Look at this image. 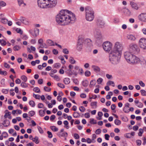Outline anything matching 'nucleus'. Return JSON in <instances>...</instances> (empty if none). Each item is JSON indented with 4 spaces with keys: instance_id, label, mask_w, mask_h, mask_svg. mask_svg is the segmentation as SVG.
<instances>
[{
    "instance_id": "obj_39",
    "label": "nucleus",
    "mask_w": 146,
    "mask_h": 146,
    "mask_svg": "<svg viewBox=\"0 0 146 146\" xmlns=\"http://www.w3.org/2000/svg\"><path fill=\"white\" fill-rule=\"evenodd\" d=\"M29 104L32 107H34L35 106V102L33 100H31L29 101Z\"/></svg>"
},
{
    "instance_id": "obj_58",
    "label": "nucleus",
    "mask_w": 146,
    "mask_h": 146,
    "mask_svg": "<svg viewBox=\"0 0 146 146\" xmlns=\"http://www.w3.org/2000/svg\"><path fill=\"white\" fill-rule=\"evenodd\" d=\"M16 31L17 33H20L21 35H22L23 33V31L20 29L17 28L16 30Z\"/></svg>"
},
{
    "instance_id": "obj_38",
    "label": "nucleus",
    "mask_w": 146,
    "mask_h": 146,
    "mask_svg": "<svg viewBox=\"0 0 146 146\" xmlns=\"http://www.w3.org/2000/svg\"><path fill=\"white\" fill-rule=\"evenodd\" d=\"M21 78L24 81V82H26L27 81V77L25 75L22 76H21Z\"/></svg>"
},
{
    "instance_id": "obj_12",
    "label": "nucleus",
    "mask_w": 146,
    "mask_h": 146,
    "mask_svg": "<svg viewBox=\"0 0 146 146\" xmlns=\"http://www.w3.org/2000/svg\"><path fill=\"white\" fill-rule=\"evenodd\" d=\"M130 5H131L132 8L136 10H137L139 8V7L138 5L134 2H133L131 1L130 2Z\"/></svg>"
},
{
    "instance_id": "obj_30",
    "label": "nucleus",
    "mask_w": 146,
    "mask_h": 146,
    "mask_svg": "<svg viewBox=\"0 0 146 146\" xmlns=\"http://www.w3.org/2000/svg\"><path fill=\"white\" fill-rule=\"evenodd\" d=\"M106 84L108 86H110L112 85L113 87L115 86V84L114 82L112 81H109L106 83Z\"/></svg>"
},
{
    "instance_id": "obj_10",
    "label": "nucleus",
    "mask_w": 146,
    "mask_h": 146,
    "mask_svg": "<svg viewBox=\"0 0 146 146\" xmlns=\"http://www.w3.org/2000/svg\"><path fill=\"white\" fill-rule=\"evenodd\" d=\"M139 45L141 48L146 50V39L141 38L139 42Z\"/></svg>"
},
{
    "instance_id": "obj_5",
    "label": "nucleus",
    "mask_w": 146,
    "mask_h": 146,
    "mask_svg": "<svg viewBox=\"0 0 146 146\" xmlns=\"http://www.w3.org/2000/svg\"><path fill=\"white\" fill-rule=\"evenodd\" d=\"M85 11L86 19L89 21H92L94 18V11L88 6L85 7Z\"/></svg>"
},
{
    "instance_id": "obj_1",
    "label": "nucleus",
    "mask_w": 146,
    "mask_h": 146,
    "mask_svg": "<svg viewBox=\"0 0 146 146\" xmlns=\"http://www.w3.org/2000/svg\"><path fill=\"white\" fill-rule=\"evenodd\" d=\"M76 19L75 15L66 10H62L56 16V21L59 24L64 25L73 23Z\"/></svg>"
},
{
    "instance_id": "obj_29",
    "label": "nucleus",
    "mask_w": 146,
    "mask_h": 146,
    "mask_svg": "<svg viewBox=\"0 0 146 146\" xmlns=\"http://www.w3.org/2000/svg\"><path fill=\"white\" fill-rule=\"evenodd\" d=\"M5 114L4 115V117L5 118H7L9 116H10L11 113L10 112H9L8 110H7L5 111Z\"/></svg>"
},
{
    "instance_id": "obj_3",
    "label": "nucleus",
    "mask_w": 146,
    "mask_h": 146,
    "mask_svg": "<svg viewBox=\"0 0 146 146\" xmlns=\"http://www.w3.org/2000/svg\"><path fill=\"white\" fill-rule=\"evenodd\" d=\"M124 57L127 62L131 64H136L139 61V58L129 52L124 53Z\"/></svg>"
},
{
    "instance_id": "obj_52",
    "label": "nucleus",
    "mask_w": 146,
    "mask_h": 146,
    "mask_svg": "<svg viewBox=\"0 0 146 146\" xmlns=\"http://www.w3.org/2000/svg\"><path fill=\"white\" fill-rule=\"evenodd\" d=\"M6 5V3L3 1H0V5L1 6L4 7Z\"/></svg>"
},
{
    "instance_id": "obj_49",
    "label": "nucleus",
    "mask_w": 146,
    "mask_h": 146,
    "mask_svg": "<svg viewBox=\"0 0 146 146\" xmlns=\"http://www.w3.org/2000/svg\"><path fill=\"white\" fill-rule=\"evenodd\" d=\"M44 90L47 92H49L50 91L51 89L50 88H48L47 86H44Z\"/></svg>"
},
{
    "instance_id": "obj_61",
    "label": "nucleus",
    "mask_w": 146,
    "mask_h": 146,
    "mask_svg": "<svg viewBox=\"0 0 146 146\" xmlns=\"http://www.w3.org/2000/svg\"><path fill=\"white\" fill-rule=\"evenodd\" d=\"M2 135L4 138L7 137L8 136V134L7 133L4 132L2 133Z\"/></svg>"
},
{
    "instance_id": "obj_40",
    "label": "nucleus",
    "mask_w": 146,
    "mask_h": 146,
    "mask_svg": "<svg viewBox=\"0 0 146 146\" xmlns=\"http://www.w3.org/2000/svg\"><path fill=\"white\" fill-rule=\"evenodd\" d=\"M96 84V81L95 80H92L90 82V86H90L91 85L93 86H94Z\"/></svg>"
},
{
    "instance_id": "obj_51",
    "label": "nucleus",
    "mask_w": 146,
    "mask_h": 146,
    "mask_svg": "<svg viewBox=\"0 0 146 146\" xmlns=\"http://www.w3.org/2000/svg\"><path fill=\"white\" fill-rule=\"evenodd\" d=\"M39 48H47V46L45 43H42L40 44V46Z\"/></svg>"
},
{
    "instance_id": "obj_6",
    "label": "nucleus",
    "mask_w": 146,
    "mask_h": 146,
    "mask_svg": "<svg viewBox=\"0 0 146 146\" xmlns=\"http://www.w3.org/2000/svg\"><path fill=\"white\" fill-rule=\"evenodd\" d=\"M92 33L96 38V42H101L102 41L104 38L100 30L95 28L93 29Z\"/></svg>"
},
{
    "instance_id": "obj_24",
    "label": "nucleus",
    "mask_w": 146,
    "mask_h": 146,
    "mask_svg": "<svg viewBox=\"0 0 146 146\" xmlns=\"http://www.w3.org/2000/svg\"><path fill=\"white\" fill-rule=\"evenodd\" d=\"M63 82L66 84H68L70 82V79L68 78H65L64 79Z\"/></svg>"
},
{
    "instance_id": "obj_44",
    "label": "nucleus",
    "mask_w": 146,
    "mask_h": 146,
    "mask_svg": "<svg viewBox=\"0 0 146 146\" xmlns=\"http://www.w3.org/2000/svg\"><path fill=\"white\" fill-rule=\"evenodd\" d=\"M140 92L143 96H146V91L144 90H141Z\"/></svg>"
},
{
    "instance_id": "obj_26",
    "label": "nucleus",
    "mask_w": 146,
    "mask_h": 146,
    "mask_svg": "<svg viewBox=\"0 0 146 146\" xmlns=\"http://www.w3.org/2000/svg\"><path fill=\"white\" fill-rule=\"evenodd\" d=\"M69 62L72 64L75 63L76 61L74 60V58L72 57H70L69 58Z\"/></svg>"
},
{
    "instance_id": "obj_2",
    "label": "nucleus",
    "mask_w": 146,
    "mask_h": 146,
    "mask_svg": "<svg viewBox=\"0 0 146 146\" xmlns=\"http://www.w3.org/2000/svg\"><path fill=\"white\" fill-rule=\"evenodd\" d=\"M37 2L38 6L42 8L53 7L57 3L56 0H38Z\"/></svg>"
},
{
    "instance_id": "obj_22",
    "label": "nucleus",
    "mask_w": 146,
    "mask_h": 146,
    "mask_svg": "<svg viewBox=\"0 0 146 146\" xmlns=\"http://www.w3.org/2000/svg\"><path fill=\"white\" fill-rule=\"evenodd\" d=\"M97 102H92L91 103L90 105L93 108L96 109L97 107Z\"/></svg>"
},
{
    "instance_id": "obj_55",
    "label": "nucleus",
    "mask_w": 146,
    "mask_h": 146,
    "mask_svg": "<svg viewBox=\"0 0 146 146\" xmlns=\"http://www.w3.org/2000/svg\"><path fill=\"white\" fill-rule=\"evenodd\" d=\"M37 128L40 133L42 134L44 133L42 129V128L40 126H38L37 127Z\"/></svg>"
},
{
    "instance_id": "obj_16",
    "label": "nucleus",
    "mask_w": 146,
    "mask_h": 146,
    "mask_svg": "<svg viewBox=\"0 0 146 146\" xmlns=\"http://www.w3.org/2000/svg\"><path fill=\"white\" fill-rule=\"evenodd\" d=\"M34 34H32V35L35 37H36L39 35V31L38 29L37 28L34 29Z\"/></svg>"
},
{
    "instance_id": "obj_14",
    "label": "nucleus",
    "mask_w": 146,
    "mask_h": 146,
    "mask_svg": "<svg viewBox=\"0 0 146 146\" xmlns=\"http://www.w3.org/2000/svg\"><path fill=\"white\" fill-rule=\"evenodd\" d=\"M92 68L93 69V70L96 72H98L100 71V67L98 66L93 65L92 66Z\"/></svg>"
},
{
    "instance_id": "obj_19",
    "label": "nucleus",
    "mask_w": 146,
    "mask_h": 146,
    "mask_svg": "<svg viewBox=\"0 0 146 146\" xmlns=\"http://www.w3.org/2000/svg\"><path fill=\"white\" fill-rule=\"evenodd\" d=\"M84 42V40L82 37H79L78 39V44H81L83 45V44Z\"/></svg>"
},
{
    "instance_id": "obj_57",
    "label": "nucleus",
    "mask_w": 146,
    "mask_h": 146,
    "mask_svg": "<svg viewBox=\"0 0 146 146\" xmlns=\"http://www.w3.org/2000/svg\"><path fill=\"white\" fill-rule=\"evenodd\" d=\"M47 133L48 134V137L49 138H51L52 137V135L51 132L48 131Z\"/></svg>"
},
{
    "instance_id": "obj_8",
    "label": "nucleus",
    "mask_w": 146,
    "mask_h": 146,
    "mask_svg": "<svg viewBox=\"0 0 146 146\" xmlns=\"http://www.w3.org/2000/svg\"><path fill=\"white\" fill-rule=\"evenodd\" d=\"M123 48V46L120 42H117L115 43L113 50H112L115 52H118L121 54V51Z\"/></svg>"
},
{
    "instance_id": "obj_23",
    "label": "nucleus",
    "mask_w": 146,
    "mask_h": 146,
    "mask_svg": "<svg viewBox=\"0 0 146 146\" xmlns=\"http://www.w3.org/2000/svg\"><path fill=\"white\" fill-rule=\"evenodd\" d=\"M83 45L77 43L76 45V49L78 51H80L82 48Z\"/></svg>"
},
{
    "instance_id": "obj_48",
    "label": "nucleus",
    "mask_w": 146,
    "mask_h": 146,
    "mask_svg": "<svg viewBox=\"0 0 146 146\" xmlns=\"http://www.w3.org/2000/svg\"><path fill=\"white\" fill-rule=\"evenodd\" d=\"M33 91L36 93H39L40 91V89L37 87L33 89Z\"/></svg>"
},
{
    "instance_id": "obj_7",
    "label": "nucleus",
    "mask_w": 146,
    "mask_h": 146,
    "mask_svg": "<svg viewBox=\"0 0 146 146\" xmlns=\"http://www.w3.org/2000/svg\"><path fill=\"white\" fill-rule=\"evenodd\" d=\"M102 46L105 51L109 52L112 49V44L110 42L106 41L103 43Z\"/></svg>"
},
{
    "instance_id": "obj_11",
    "label": "nucleus",
    "mask_w": 146,
    "mask_h": 146,
    "mask_svg": "<svg viewBox=\"0 0 146 146\" xmlns=\"http://www.w3.org/2000/svg\"><path fill=\"white\" fill-rule=\"evenodd\" d=\"M139 20L142 21L146 22V13H142L138 16Z\"/></svg>"
},
{
    "instance_id": "obj_46",
    "label": "nucleus",
    "mask_w": 146,
    "mask_h": 146,
    "mask_svg": "<svg viewBox=\"0 0 146 146\" xmlns=\"http://www.w3.org/2000/svg\"><path fill=\"white\" fill-rule=\"evenodd\" d=\"M57 85L59 87L62 88H65V86L64 85L61 83H59L57 84Z\"/></svg>"
},
{
    "instance_id": "obj_50",
    "label": "nucleus",
    "mask_w": 146,
    "mask_h": 146,
    "mask_svg": "<svg viewBox=\"0 0 146 146\" xmlns=\"http://www.w3.org/2000/svg\"><path fill=\"white\" fill-rule=\"evenodd\" d=\"M0 74L1 75H3L4 76L6 75L7 74V72L5 71H2L0 70Z\"/></svg>"
},
{
    "instance_id": "obj_21",
    "label": "nucleus",
    "mask_w": 146,
    "mask_h": 146,
    "mask_svg": "<svg viewBox=\"0 0 146 146\" xmlns=\"http://www.w3.org/2000/svg\"><path fill=\"white\" fill-rule=\"evenodd\" d=\"M33 142H35L36 144H37L39 143L38 137L37 136H35V137L32 139Z\"/></svg>"
},
{
    "instance_id": "obj_9",
    "label": "nucleus",
    "mask_w": 146,
    "mask_h": 146,
    "mask_svg": "<svg viewBox=\"0 0 146 146\" xmlns=\"http://www.w3.org/2000/svg\"><path fill=\"white\" fill-rule=\"evenodd\" d=\"M129 50L134 53H138L139 51V49L137 45L134 43L131 44L129 46Z\"/></svg>"
},
{
    "instance_id": "obj_15",
    "label": "nucleus",
    "mask_w": 146,
    "mask_h": 146,
    "mask_svg": "<svg viewBox=\"0 0 146 146\" xmlns=\"http://www.w3.org/2000/svg\"><path fill=\"white\" fill-rule=\"evenodd\" d=\"M127 38L128 39L132 41H135L136 38L134 35H129L127 36Z\"/></svg>"
},
{
    "instance_id": "obj_27",
    "label": "nucleus",
    "mask_w": 146,
    "mask_h": 146,
    "mask_svg": "<svg viewBox=\"0 0 146 146\" xmlns=\"http://www.w3.org/2000/svg\"><path fill=\"white\" fill-rule=\"evenodd\" d=\"M58 136L60 137H66L68 136V133L66 132H64L61 133H59Z\"/></svg>"
},
{
    "instance_id": "obj_47",
    "label": "nucleus",
    "mask_w": 146,
    "mask_h": 146,
    "mask_svg": "<svg viewBox=\"0 0 146 146\" xmlns=\"http://www.w3.org/2000/svg\"><path fill=\"white\" fill-rule=\"evenodd\" d=\"M103 81V79L102 78H99L97 81V82L98 84H100Z\"/></svg>"
},
{
    "instance_id": "obj_32",
    "label": "nucleus",
    "mask_w": 146,
    "mask_h": 146,
    "mask_svg": "<svg viewBox=\"0 0 146 146\" xmlns=\"http://www.w3.org/2000/svg\"><path fill=\"white\" fill-rule=\"evenodd\" d=\"M39 114L40 116L42 117L44 115L45 111L44 110H40L39 111Z\"/></svg>"
},
{
    "instance_id": "obj_18",
    "label": "nucleus",
    "mask_w": 146,
    "mask_h": 146,
    "mask_svg": "<svg viewBox=\"0 0 146 146\" xmlns=\"http://www.w3.org/2000/svg\"><path fill=\"white\" fill-rule=\"evenodd\" d=\"M2 124L4 127H7L10 125V121L9 120L5 119L3 121Z\"/></svg>"
},
{
    "instance_id": "obj_37",
    "label": "nucleus",
    "mask_w": 146,
    "mask_h": 146,
    "mask_svg": "<svg viewBox=\"0 0 146 146\" xmlns=\"http://www.w3.org/2000/svg\"><path fill=\"white\" fill-rule=\"evenodd\" d=\"M29 115L30 117H32L35 114V112L34 111H31L29 112Z\"/></svg>"
},
{
    "instance_id": "obj_41",
    "label": "nucleus",
    "mask_w": 146,
    "mask_h": 146,
    "mask_svg": "<svg viewBox=\"0 0 146 146\" xmlns=\"http://www.w3.org/2000/svg\"><path fill=\"white\" fill-rule=\"evenodd\" d=\"M114 123L117 125H119L121 124V121L118 119H115L114 121Z\"/></svg>"
},
{
    "instance_id": "obj_62",
    "label": "nucleus",
    "mask_w": 146,
    "mask_h": 146,
    "mask_svg": "<svg viewBox=\"0 0 146 146\" xmlns=\"http://www.w3.org/2000/svg\"><path fill=\"white\" fill-rule=\"evenodd\" d=\"M101 132V130L100 129H97L95 131V133L96 134H99Z\"/></svg>"
},
{
    "instance_id": "obj_53",
    "label": "nucleus",
    "mask_w": 146,
    "mask_h": 146,
    "mask_svg": "<svg viewBox=\"0 0 146 146\" xmlns=\"http://www.w3.org/2000/svg\"><path fill=\"white\" fill-rule=\"evenodd\" d=\"M103 114L102 112L99 111L98 113V115L99 116V117H100V118H98V120H100L101 119V117H102V116L103 115Z\"/></svg>"
},
{
    "instance_id": "obj_63",
    "label": "nucleus",
    "mask_w": 146,
    "mask_h": 146,
    "mask_svg": "<svg viewBox=\"0 0 146 146\" xmlns=\"http://www.w3.org/2000/svg\"><path fill=\"white\" fill-rule=\"evenodd\" d=\"M60 57V60H61L62 61V63L63 64H64L66 62L64 60V58H63V57L62 56H61Z\"/></svg>"
},
{
    "instance_id": "obj_13",
    "label": "nucleus",
    "mask_w": 146,
    "mask_h": 146,
    "mask_svg": "<svg viewBox=\"0 0 146 146\" xmlns=\"http://www.w3.org/2000/svg\"><path fill=\"white\" fill-rule=\"evenodd\" d=\"M97 25L100 27L102 28L104 25L105 23L104 21L100 19H98L97 22Z\"/></svg>"
},
{
    "instance_id": "obj_17",
    "label": "nucleus",
    "mask_w": 146,
    "mask_h": 146,
    "mask_svg": "<svg viewBox=\"0 0 146 146\" xmlns=\"http://www.w3.org/2000/svg\"><path fill=\"white\" fill-rule=\"evenodd\" d=\"M68 72H67L69 76H71L72 75H77V72L74 70H68Z\"/></svg>"
},
{
    "instance_id": "obj_45",
    "label": "nucleus",
    "mask_w": 146,
    "mask_h": 146,
    "mask_svg": "<svg viewBox=\"0 0 146 146\" xmlns=\"http://www.w3.org/2000/svg\"><path fill=\"white\" fill-rule=\"evenodd\" d=\"M84 74L86 76L88 77L90 75L91 72L90 71L87 70L85 72Z\"/></svg>"
},
{
    "instance_id": "obj_31",
    "label": "nucleus",
    "mask_w": 146,
    "mask_h": 146,
    "mask_svg": "<svg viewBox=\"0 0 146 146\" xmlns=\"http://www.w3.org/2000/svg\"><path fill=\"white\" fill-rule=\"evenodd\" d=\"M21 86L23 88H26L28 87V84L25 83V82H22L21 84Z\"/></svg>"
},
{
    "instance_id": "obj_36",
    "label": "nucleus",
    "mask_w": 146,
    "mask_h": 146,
    "mask_svg": "<svg viewBox=\"0 0 146 146\" xmlns=\"http://www.w3.org/2000/svg\"><path fill=\"white\" fill-rule=\"evenodd\" d=\"M139 132L138 134L139 136H141L143 133V129L140 128L139 130Z\"/></svg>"
},
{
    "instance_id": "obj_35",
    "label": "nucleus",
    "mask_w": 146,
    "mask_h": 146,
    "mask_svg": "<svg viewBox=\"0 0 146 146\" xmlns=\"http://www.w3.org/2000/svg\"><path fill=\"white\" fill-rule=\"evenodd\" d=\"M50 128L54 131H57L58 130V129L54 126H50Z\"/></svg>"
},
{
    "instance_id": "obj_4",
    "label": "nucleus",
    "mask_w": 146,
    "mask_h": 146,
    "mask_svg": "<svg viewBox=\"0 0 146 146\" xmlns=\"http://www.w3.org/2000/svg\"><path fill=\"white\" fill-rule=\"evenodd\" d=\"M121 54L118 52L111 51L110 54L109 60L113 64H118L120 61Z\"/></svg>"
},
{
    "instance_id": "obj_25",
    "label": "nucleus",
    "mask_w": 146,
    "mask_h": 146,
    "mask_svg": "<svg viewBox=\"0 0 146 146\" xmlns=\"http://www.w3.org/2000/svg\"><path fill=\"white\" fill-rule=\"evenodd\" d=\"M46 43L49 46H54V42L51 40L48 39L46 41Z\"/></svg>"
},
{
    "instance_id": "obj_20",
    "label": "nucleus",
    "mask_w": 146,
    "mask_h": 146,
    "mask_svg": "<svg viewBox=\"0 0 146 146\" xmlns=\"http://www.w3.org/2000/svg\"><path fill=\"white\" fill-rule=\"evenodd\" d=\"M17 1L18 5L20 6H21L24 7L26 5V4L24 3L23 0H17Z\"/></svg>"
},
{
    "instance_id": "obj_28",
    "label": "nucleus",
    "mask_w": 146,
    "mask_h": 146,
    "mask_svg": "<svg viewBox=\"0 0 146 146\" xmlns=\"http://www.w3.org/2000/svg\"><path fill=\"white\" fill-rule=\"evenodd\" d=\"M82 85L84 87L87 86L88 84V82L87 80H83L82 82Z\"/></svg>"
},
{
    "instance_id": "obj_60",
    "label": "nucleus",
    "mask_w": 146,
    "mask_h": 146,
    "mask_svg": "<svg viewBox=\"0 0 146 146\" xmlns=\"http://www.w3.org/2000/svg\"><path fill=\"white\" fill-rule=\"evenodd\" d=\"M44 106L43 104L41 103H39L38 104L37 107L39 108H43Z\"/></svg>"
},
{
    "instance_id": "obj_64",
    "label": "nucleus",
    "mask_w": 146,
    "mask_h": 146,
    "mask_svg": "<svg viewBox=\"0 0 146 146\" xmlns=\"http://www.w3.org/2000/svg\"><path fill=\"white\" fill-rule=\"evenodd\" d=\"M63 52L65 54H68L69 53V51L67 48L64 49L63 50Z\"/></svg>"
},
{
    "instance_id": "obj_34",
    "label": "nucleus",
    "mask_w": 146,
    "mask_h": 146,
    "mask_svg": "<svg viewBox=\"0 0 146 146\" xmlns=\"http://www.w3.org/2000/svg\"><path fill=\"white\" fill-rule=\"evenodd\" d=\"M21 48L20 46L18 45H16L13 47V49L15 51H18Z\"/></svg>"
},
{
    "instance_id": "obj_43",
    "label": "nucleus",
    "mask_w": 146,
    "mask_h": 146,
    "mask_svg": "<svg viewBox=\"0 0 146 146\" xmlns=\"http://www.w3.org/2000/svg\"><path fill=\"white\" fill-rule=\"evenodd\" d=\"M129 108L124 107L123 109V111L125 113H128L129 112Z\"/></svg>"
},
{
    "instance_id": "obj_56",
    "label": "nucleus",
    "mask_w": 146,
    "mask_h": 146,
    "mask_svg": "<svg viewBox=\"0 0 146 146\" xmlns=\"http://www.w3.org/2000/svg\"><path fill=\"white\" fill-rule=\"evenodd\" d=\"M60 66V64L59 63H56L54 65V66L56 68H58Z\"/></svg>"
},
{
    "instance_id": "obj_42",
    "label": "nucleus",
    "mask_w": 146,
    "mask_h": 146,
    "mask_svg": "<svg viewBox=\"0 0 146 146\" xmlns=\"http://www.w3.org/2000/svg\"><path fill=\"white\" fill-rule=\"evenodd\" d=\"M1 21L4 24H6L8 21V20L5 18H2L1 20Z\"/></svg>"
},
{
    "instance_id": "obj_54",
    "label": "nucleus",
    "mask_w": 146,
    "mask_h": 146,
    "mask_svg": "<svg viewBox=\"0 0 146 146\" xmlns=\"http://www.w3.org/2000/svg\"><path fill=\"white\" fill-rule=\"evenodd\" d=\"M90 122L91 124H96L97 123L96 121L94 119H90Z\"/></svg>"
},
{
    "instance_id": "obj_33",
    "label": "nucleus",
    "mask_w": 146,
    "mask_h": 146,
    "mask_svg": "<svg viewBox=\"0 0 146 146\" xmlns=\"http://www.w3.org/2000/svg\"><path fill=\"white\" fill-rule=\"evenodd\" d=\"M73 116L75 118H78L80 117L79 113L77 112H75L73 113Z\"/></svg>"
},
{
    "instance_id": "obj_59",
    "label": "nucleus",
    "mask_w": 146,
    "mask_h": 146,
    "mask_svg": "<svg viewBox=\"0 0 146 146\" xmlns=\"http://www.w3.org/2000/svg\"><path fill=\"white\" fill-rule=\"evenodd\" d=\"M79 110L82 112H84L85 110V108L84 107L81 106L79 108Z\"/></svg>"
}]
</instances>
